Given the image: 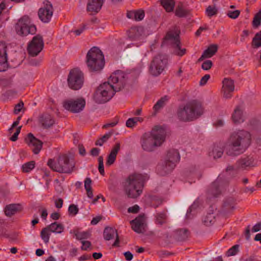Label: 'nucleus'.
Wrapping results in <instances>:
<instances>
[{"instance_id": "obj_61", "label": "nucleus", "mask_w": 261, "mask_h": 261, "mask_svg": "<svg viewBox=\"0 0 261 261\" xmlns=\"http://www.w3.org/2000/svg\"><path fill=\"white\" fill-rule=\"evenodd\" d=\"M100 149L98 148H93L91 150V154L92 156H96L98 155Z\"/></svg>"}, {"instance_id": "obj_36", "label": "nucleus", "mask_w": 261, "mask_h": 261, "mask_svg": "<svg viewBox=\"0 0 261 261\" xmlns=\"http://www.w3.org/2000/svg\"><path fill=\"white\" fill-rule=\"evenodd\" d=\"M168 100V97L167 96H165L162 98H161L153 106V110L155 112H158L161 109L163 108L166 102Z\"/></svg>"}, {"instance_id": "obj_51", "label": "nucleus", "mask_w": 261, "mask_h": 261, "mask_svg": "<svg viewBox=\"0 0 261 261\" xmlns=\"http://www.w3.org/2000/svg\"><path fill=\"white\" fill-rule=\"evenodd\" d=\"M240 14V11L239 10H235L233 11H228L227 13V15L229 17L232 19H236L238 17Z\"/></svg>"}, {"instance_id": "obj_40", "label": "nucleus", "mask_w": 261, "mask_h": 261, "mask_svg": "<svg viewBox=\"0 0 261 261\" xmlns=\"http://www.w3.org/2000/svg\"><path fill=\"white\" fill-rule=\"evenodd\" d=\"M5 238L8 239L11 241L15 240L18 237V233L13 229H11V230H6Z\"/></svg>"}, {"instance_id": "obj_31", "label": "nucleus", "mask_w": 261, "mask_h": 261, "mask_svg": "<svg viewBox=\"0 0 261 261\" xmlns=\"http://www.w3.org/2000/svg\"><path fill=\"white\" fill-rule=\"evenodd\" d=\"M70 233H73L74 237L77 240L82 241L83 240L89 238L91 236V233L89 231H79L78 229L70 231Z\"/></svg>"}, {"instance_id": "obj_45", "label": "nucleus", "mask_w": 261, "mask_h": 261, "mask_svg": "<svg viewBox=\"0 0 261 261\" xmlns=\"http://www.w3.org/2000/svg\"><path fill=\"white\" fill-rule=\"evenodd\" d=\"M261 24V10L256 13L253 18L252 25L254 28H257Z\"/></svg>"}, {"instance_id": "obj_64", "label": "nucleus", "mask_w": 261, "mask_h": 261, "mask_svg": "<svg viewBox=\"0 0 261 261\" xmlns=\"http://www.w3.org/2000/svg\"><path fill=\"white\" fill-rule=\"evenodd\" d=\"M249 35V32L247 30H244L242 33V37L241 39V41H244L245 38L247 37Z\"/></svg>"}, {"instance_id": "obj_17", "label": "nucleus", "mask_w": 261, "mask_h": 261, "mask_svg": "<svg viewBox=\"0 0 261 261\" xmlns=\"http://www.w3.org/2000/svg\"><path fill=\"white\" fill-rule=\"evenodd\" d=\"M25 141L34 154H38L42 148V142L35 138L32 133L28 135Z\"/></svg>"}, {"instance_id": "obj_58", "label": "nucleus", "mask_w": 261, "mask_h": 261, "mask_svg": "<svg viewBox=\"0 0 261 261\" xmlns=\"http://www.w3.org/2000/svg\"><path fill=\"white\" fill-rule=\"evenodd\" d=\"M64 226L61 223H59L57 222L52 223L48 228H63Z\"/></svg>"}, {"instance_id": "obj_44", "label": "nucleus", "mask_w": 261, "mask_h": 261, "mask_svg": "<svg viewBox=\"0 0 261 261\" xmlns=\"http://www.w3.org/2000/svg\"><path fill=\"white\" fill-rule=\"evenodd\" d=\"M35 162L31 161L24 164L22 166V171L24 172H29L35 167Z\"/></svg>"}, {"instance_id": "obj_39", "label": "nucleus", "mask_w": 261, "mask_h": 261, "mask_svg": "<svg viewBox=\"0 0 261 261\" xmlns=\"http://www.w3.org/2000/svg\"><path fill=\"white\" fill-rule=\"evenodd\" d=\"M251 45L253 48H255L261 47V31L255 34L252 39Z\"/></svg>"}, {"instance_id": "obj_28", "label": "nucleus", "mask_w": 261, "mask_h": 261, "mask_svg": "<svg viewBox=\"0 0 261 261\" xmlns=\"http://www.w3.org/2000/svg\"><path fill=\"white\" fill-rule=\"evenodd\" d=\"M174 238L178 241L186 240L190 235L189 229H175L174 231Z\"/></svg>"}, {"instance_id": "obj_23", "label": "nucleus", "mask_w": 261, "mask_h": 261, "mask_svg": "<svg viewBox=\"0 0 261 261\" xmlns=\"http://www.w3.org/2000/svg\"><path fill=\"white\" fill-rule=\"evenodd\" d=\"M144 35V31L141 27L132 28L129 31L128 37L133 40H141Z\"/></svg>"}, {"instance_id": "obj_54", "label": "nucleus", "mask_w": 261, "mask_h": 261, "mask_svg": "<svg viewBox=\"0 0 261 261\" xmlns=\"http://www.w3.org/2000/svg\"><path fill=\"white\" fill-rule=\"evenodd\" d=\"M91 183H92V180L90 178L87 177L85 179V180L84 181V187H85V189L86 190L92 189Z\"/></svg>"}, {"instance_id": "obj_42", "label": "nucleus", "mask_w": 261, "mask_h": 261, "mask_svg": "<svg viewBox=\"0 0 261 261\" xmlns=\"http://www.w3.org/2000/svg\"><path fill=\"white\" fill-rule=\"evenodd\" d=\"M142 121V119L140 117H134L129 118L126 122V125L128 127H134L138 121Z\"/></svg>"}, {"instance_id": "obj_63", "label": "nucleus", "mask_w": 261, "mask_h": 261, "mask_svg": "<svg viewBox=\"0 0 261 261\" xmlns=\"http://www.w3.org/2000/svg\"><path fill=\"white\" fill-rule=\"evenodd\" d=\"M60 215L59 213H58L57 212L53 213L50 215V218L54 220H58L60 218Z\"/></svg>"}, {"instance_id": "obj_19", "label": "nucleus", "mask_w": 261, "mask_h": 261, "mask_svg": "<svg viewBox=\"0 0 261 261\" xmlns=\"http://www.w3.org/2000/svg\"><path fill=\"white\" fill-rule=\"evenodd\" d=\"M105 0H88L87 11L91 14H95L101 10Z\"/></svg>"}, {"instance_id": "obj_13", "label": "nucleus", "mask_w": 261, "mask_h": 261, "mask_svg": "<svg viewBox=\"0 0 261 261\" xmlns=\"http://www.w3.org/2000/svg\"><path fill=\"white\" fill-rule=\"evenodd\" d=\"M125 75L123 71L117 70L111 75L107 82L111 84L115 90L119 91L125 85Z\"/></svg>"}, {"instance_id": "obj_33", "label": "nucleus", "mask_w": 261, "mask_h": 261, "mask_svg": "<svg viewBox=\"0 0 261 261\" xmlns=\"http://www.w3.org/2000/svg\"><path fill=\"white\" fill-rule=\"evenodd\" d=\"M254 159L251 156H247L242 158L238 161V166L240 168H244L247 167L252 166Z\"/></svg>"}, {"instance_id": "obj_12", "label": "nucleus", "mask_w": 261, "mask_h": 261, "mask_svg": "<svg viewBox=\"0 0 261 261\" xmlns=\"http://www.w3.org/2000/svg\"><path fill=\"white\" fill-rule=\"evenodd\" d=\"M86 105V101L82 98L67 99L63 101V106L66 110L73 113L82 111Z\"/></svg>"}, {"instance_id": "obj_55", "label": "nucleus", "mask_w": 261, "mask_h": 261, "mask_svg": "<svg viewBox=\"0 0 261 261\" xmlns=\"http://www.w3.org/2000/svg\"><path fill=\"white\" fill-rule=\"evenodd\" d=\"M54 203L55 206L58 208H61L63 204V200L61 198L55 199Z\"/></svg>"}, {"instance_id": "obj_29", "label": "nucleus", "mask_w": 261, "mask_h": 261, "mask_svg": "<svg viewBox=\"0 0 261 261\" xmlns=\"http://www.w3.org/2000/svg\"><path fill=\"white\" fill-rule=\"evenodd\" d=\"M218 46L215 44L211 45L204 51L201 56L198 59V61H201L205 58H209L214 56L217 52Z\"/></svg>"}, {"instance_id": "obj_48", "label": "nucleus", "mask_w": 261, "mask_h": 261, "mask_svg": "<svg viewBox=\"0 0 261 261\" xmlns=\"http://www.w3.org/2000/svg\"><path fill=\"white\" fill-rule=\"evenodd\" d=\"M79 212V208L77 205L75 204H71L68 207L69 214L72 216H75Z\"/></svg>"}, {"instance_id": "obj_14", "label": "nucleus", "mask_w": 261, "mask_h": 261, "mask_svg": "<svg viewBox=\"0 0 261 261\" xmlns=\"http://www.w3.org/2000/svg\"><path fill=\"white\" fill-rule=\"evenodd\" d=\"M54 9L51 3L48 1L43 2V5L38 12V16L41 21L47 23L50 21L53 16Z\"/></svg>"}, {"instance_id": "obj_11", "label": "nucleus", "mask_w": 261, "mask_h": 261, "mask_svg": "<svg viewBox=\"0 0 261 261\" xmlns=\"http://www.w3.org/2000/svg\"><path fill=\"white\" fill-rule=\"evenodd\" d=\"M69 87L73 90H79L81 88L84 82L83 73L77 69L70 71L68 77Z\"/></svg>"}, {"instance_id": "obj_60", "label": "nucleus", "mask_w": 261, "mask_h": 261, "mask_svg": "<svg viewBox=\"0 0 261 261\" xmlns=\"http://www.w3.org/2000/svg\"><path fill=\"white\" fill-rule=\"evenodd\" d=\"M124 255L126 260L130 261L133 258V254L129 251H126L124 253Z\"/></svg>"}, {"instance_id": "obj_43", "label": "nucleus", "mask_w": 261, "mask_h": 261, "mask_svg": "<svg viewBox=\"0 0 261 261\" xmlns=\"http://www.w3.org/2000/svg\"><path fill=\"white\" fill-rule=\"evenodd\" d=\"M239 245L236 244L228 250L226 253L227 256H233L236 255L239 251Z\"/></svg>"}, {"instance_id": "obj_21", "label": "nucleus", "mask_w": 261, "mask_h": 261, "mask_svg": "<svg viewBox=\"0 0 261 261\" xmlns=\"http://www.w3.org/2000/svg\"><path fill=\"white\" fill-rule=\"evenodd\" d=\"M103 235L104 239L106 241H109L115 238V241L113 246L117 247L119 246V237L117 229H104Z\"/></svg>"}, {"instance_id": "obj_35", "label": "nucleus", "mask_w": 261, "mask_h": 261, "mask_svg": "<svg viewBox=\"0 0 261 261\" xmlns=\"http://www.w3.org/2000/svg\"><path fill=\"white\" fill-rule=\"evenodd\" d=\"M202 221L205 227H210L215 222V215L213 213H209L203 218Z\"/></svg>"}, {"instance_id": "obj_18", "label": "nucleus", "mask_w": 261, "mask_h": 261, "mask_svg": "<svg viewBox=\"0 0 261 261\" xmlns=\"http://www.w3.org/2000/svg\"><path fill=\"white\" fill-rule=\"evenodd\" d=\"M222 83V93L223 97L225 98H231L234 90L233 81L228 79H224Z\"/></svg>"}, {"instance_id": "obj_1", "label": "nucleus", "mask_w": 261, "mask_h": 261, "mask_svg": "<svg viewBox=\"0 0 261 261\" xmlns=\"http://www.w3.org/2000/svg\"><path fill=\"white\" fill-rule=\"evenodd\" d=\"M166 136L165 130L161 126H156L141 137L140 143L141 148L145 152H153L162 145L165 141Z\"/></svg>"}, {"instance_id": "obj_32", "label": "nucleus", "mask_w": 261, "mask_h": 261, "mask_svg": "<svg viewBox=\"0 0 261 261\" xmlns=\"http://www.w3.org/2000/svg\"><path fill=\"white\" fill-rule=\"evenodd\" d=\"M57 229H42L40 236L41 239L45 243H47L49 242V237L51 232L56 233H61L62 231H56Z\"/></svg>"}, {"instance_id": "obj_24", "label": "nucleus", "mask_w": 261, "mask_h": 261, "mask_svg": "<svg viewBox=\"0 0 261 261\" xmlns=\"http://www.w3.org/2000/svg\"><path fill=\"white\" fill-rule=\"evenodd\" d=\"M120 149V143H117L112 148L110 154L108 155L106 166H110L112 165L115 161L117 154L118 151Z\"/></svg>"}, {"instance_id": "obj_22", "label": "nucleus", "mask_w": 261, "mask_h": 261, "mask_svg": "<svg viewBox=\"0 0 261 261\" xmlns=\"http://www.w3.org/2000/svg\"><path fill=\"white\" fill-rule=\"evenodd\" d=\"M244 108L242 106H237L231 115L233 122L235 123H240L244 121Z\"/></svg>"}, {"instance_id": "obj_8", "label": "nucleus", "mask_w": 261, "mask_h": 261, "mask_svg": "<svg viewBox=\"0 0 261 261\" xmlns=\"http://www.w3.org/2000/svg\"><path fill=\"white\" fill-rule=\"evenodd\" d=\"M15 29L16 33L20 36L34 34L36 31V27L31 23L30 18L27 16H24L18 20Z\"/></svg>"}, {"instance_id": "obj_6", "label": "nucleus", "mask_w": 261, "mask_h": 261, "mask_svg": "<svg viewBox=\"0 0 261 261\" xmlns=\"http://www.w3.org/2000/svg\"><path fill=\"white\" fill-rule=\"evenodd\" d=\"M86 63L91 71H100L104 67V56L97 47L91 48L86 56Z\"/></svg>"}, {"instance_id": "obj_5", "label": "nucleus", "mask_w": 261, "mask_h": 261, "mask_svg": "<svg viewBox=\"0 0 261 261\" xmlns=\"http://www.w3.org/2000/svg\"><path fill=\"white\" fill-rule=\"evenodd\" d=\"M47 165L55 171L66 173H71L75 167L74 161L66 154L60 155L56 162L49 160Z\"/></svg>"}, {"instance_id": "obj_53", "label": "nucleus", "mask_w": 261, "mask_h": 261, "mask_svg": "<svg viewBox=\"0 0 261 261\" xmlns=\"http://www.w3.org/2000/svg\"><path fill=\"white\" fill-rule=\"evenodd\" d=\"M21 126H19L17 128L16 132L14 133L13 136L10 138V140L12 141L15 142L18 139V136L20 133Z\"/></svg>"}, {"instance_id": "obj_56", "label": "nucleus", "mask_w": 261, "mask_h": 261, "mask_svg": "<svg viewBox=\"0 0 261 261\" xmlns=\"http://www.w3.org/2000/svg\"><path fill=\"white\" fill-rule=\"evenodd\" d=\"M139 210H140L139 206L138 205L136 204V205H133V206L129 207L128 208L127 211L129 213L136 214V213H137L139 212Z\"/></svg>"}, {"instance_id": "obj_49", "label": "nucleus", "mask_w": 261, "mask_h": 261, "mask_svg": "<svg viewBox=\"0 0 261 261\" xmlns=\"http://www.w3.org/2000/svg\"><path fill=\"white\" fill-rule=\"evenodd\" d=\"M24 106V103L22 101H20L18 103L15 105L14 109V113L18 114L22 109Z\"/></svg>"}, {"instance_id": "obj_47", "label": "nucleus", "mask_w": 261, "mask_h": 261, "mask_svg": "<svg viewBox=\"0 0 261 261\" xmlns=\"http://www.w3.org/2000/svg\"><path fill=\"white\" fill-rule=\"evenodd\" d=\"M188 13V11L181 7H177L175 10V15L179 17H185Z\"/></svg>"}, {"instance_id": "obj_57", "label": "nucleus", "mask_w": 261, "mask_h": 261, "mask_svg": "<svg viewBox=\"0 0 261 261\" xmlns=\"http://www.w3.org/2000/svg\"><path fill=\"white\" fill-rule=\"evenodd\" d=\"M210 75L209 74H205L204 75L200 81V85L201 86L204 85L207 82V81L210 79Z\"/></svg>"}, {"instance_id": "obj_38", "label": "nucleus", "mask_w": 261, "mask_h": 261, "mask_svg": "<svg viewBox=\"0 0 261 261\" xmlns=\"http://www.w3.org/2000/svg\"><path fill=\"white\" fill-rule=\"evenodd\" d=\"M161 3L166 11L171 12L173 11L175 6L174 0H162Z\"/></svg>"}, {"instance_id": "obj_15", "label": "nucleus", "mask_w": 261, "mask_h": 261, "mask_svg": "<svg viewBox=\"0 0 261 261\" xmlns=\"http://www.w3.org/2000/svg\"><path fill=\"white\" fill-rule=\"evenodd\" d=\"M43 46L42 37L39 35L35 36L28 45V53L33 57L36 56L42 50Z\"/></svg>"}, {"instance_id": "obj_25", "label": "nucleus", "mask_w": 261, "mask_h": 261, "mask_svg": "<svg viewBox=\"0 0 261 261\" xmlns=\"http://www.w3.org/2000/svg\"><path fill=\"white\" fill-rule=\"evenodd\" d=\"M134 231L138 234L141 235L143 239L151 238L153 237H162L160 236V230L157 229L155 231H153L150 229H134Z\"/></svg>"}, {"instance_id": "obj_27", "label": "nucleus", "mask_w": 261, "mask_h": 261, "mask_svg": "<svg viewBox=\"0 0 261 261\" xmlns=\"http://www.w3.org/2000/svg\"><path fill=\"white\" fill-rule=\"evenodd\" d=\"M21 210V206L19 204H10L6 206L4 209L5 215L11 217Z\"/></svg>"}, {"instance_id": "obj_3", "label": "nucleus", "mask_w": 261, "mask_h": 261, "mask_svg": "<svg viewBox=\"0 0 261 261\" xmlns=\"http://www.w3.org/2000/svg\"><path fill=\"white\" fill-rule=\"evenodd\" d=\"M204 112L202 103L196 100L187 102L182 108H179L177 112L178 119L182 121H193L200 116Z\"/></svg>"}, {"instance_id": "obj_20", "label": "nucleus", "mask_w": 261, "mask_h": 261, "mask_svg": "<svg viewBox=\"0 0 261 261\" xmlns=\"http://www.w3.org/2000/svg\"><path fill=\"white\" fill-rule=\"evenodd\" d=\"M7 65V46L5 43H0V72L6 70Z\"/></svg>"}, {"instance_id": "obj_41", "label": "nucleus", "mask_w": 261, "mask_h": 261, "mask_svg": "<svg viewBox=\"0 0 261 261\" xmlns=\"http://www.w3.org/2000/svg\"><path fill=\"white\" fill-rule=\"evenodd\" d=\"M112 134V132H109L108 133L106 134L101 138L96 141L95 142V145L100 146H102L103 144L106 142L109 139V138H110Z\"/></svg>"}, {"instance_id": "obj_7", "label": "nucleus", "mask_w": 261, "mask_h": 261, "mask_svg": "<svg viewBox=\"0 0 261 261\" xmlns=\"http://www.w3.org/2000/svg\"><path fill=\"white\" fill-rule=\"evenodd\" d=\"M117 91L109 82H105L97 88L93 99L97 103H102L110 100Z\"/></svg>"}, {"instance_id": "obj_46", "label": "nucleus", "mask_w": 261, "mask_h": 261, "mask_svg": "<svg viewBox=\"0 0 261 261\" xmlns=\"http://www.w3.org/2000/svg\"><path fill=\"white\" fill-rule=\"evenodd\" d=\"M217 9L215 6H209L206 9V14L208 17H212L217 13Z\"/></svg>"}, {"instance_id": "obj_30", "label": "nucleus", "mask_w": 261, "mask_h": 261, "mask_svg": "<svg viewBox=\"0 0 261 261\" xmlns=\"http://www.w3.org/2000/svg\"><path fill=\"white\" fill-rule=\"evenodd\" d=\"M145 16L144 11L142 10L132 11L127 13V17L136 21L142 20Z\"/></svg>"}, {"instance_id": "obj_2", "label": "nucleus", "mask_w": 261, "mask_h": 261, "mask_svg": "<svg viewBox=\"0 0 261 261\" xmlns=\"http://www.w3.org/2000/svg\"><path fill=\"white\" fill-rule=\"evenodd\" d=\"M250 142L251 135L249 132L243 130L234 132L228 140L226 153L229 155H238L245 151Z\"/></svg>"}, {"instance_id": "obj_50", "label": "nucleus", "mask_w": 261, "mask_h": 261, "mask_svg": "<svg viewBox=\"0 0 261 261\" xmlns=\"http://www.w3.org/2000/svg\"><path fill=\"white\" fill-rule=\"evenodd\" d=\"M213 63L211 60L205 61L201 65V68L204 70H209L212 66Z\"/></svg>"}, {"instance_id": "obj_59", "label": "nucleus", "mask_w": 261, "mask_h": 261, "mask_svg": "<svg viewBox=\"0 0 261 261\" xmlns=\"http://www.w3.org/2000/svg\"><path fill=\"white\" fill-rule=\"evenodd\" d=\"M82 243L83 244L81 249L83 250H87V249L90 247L91 244L90 242L88 241H82Z\"/></svg>"}, {"instance_id": "obj_16", "label": "nucleus", "mask_w": 261, "mask_h": 261, "mask_svg": "<svg viewBox=\"0 0 261 261\" xmlns=\"http://www.w3.org/2000/svg\"><path fill=\"white\" fill-rule=\"evenodd\" d=\"M179 38V36L177 32L170 31L167 34L165 40L174 45L175 53L176 55L182 56L186 53V49H180Z\"/></svg>"}, {"instance_id": "obj_9", "label": "nucleus", "mask_w": 261, "mask_h": 261, "mask_svg": "<svg viewBox=\"0 0 261 261\" xmlns=\"http://www.w3.org/2000/svg\"><path fill=\"white\" fill-rule=\"evenodd\" d=\"M167 59L165 56L159 55L152 60L149 67V72L153 76L160 75L165 68Z\"/></svg>"}, {"instance_id": "obj_62", "label": "nucleus", "mask_w": 261, "mask_h": 261, "mask_svg": "<svg viewBox=\"0 0 261 261\" xmlns=\"http://www.w3.org/2000/svg\"><path fill=\"white\" fill-rule=\"evenodd\" d=\"M101 219V218L100 216L93 218L91 221V224L92 225H96L100 221Z\"/></svg>"}, {"instance_id": "obj_52", "label": "nucleus", "mask_w": 261, "mask_h": 261, "mask_svg": "<svg viewBox=\"0 0 261 261\" xmlns=\"http://www.w3.org/2000/svg\"><path fill=\"white\" fill-rule=\"evenodd\" d=\"M39 212L40 214L41 218L43 220H46L47 216L48 215V213L46 208H40L39 209Z\"/></svg>"}, {"instance_id": "obj_34", "label": "nucleus", "mask_w": 261, "mask_h": 261, "mask_svg": "<svg viewBox=\"0 0 261 261\" xmlns=\"http://www.w3.org/2000/svg\"><path fill=\"white\" fill-rule=\"evenodd\" d=\"M155 218V223L159 226H161L167 223V215L166 213L164 212L156 213Z\"/></svg>"}, {"instance_id": "obj_4", "label": "nucleus", "mask_w": 261, "mask_h": 261, "mask_svg": "<svg viewBox=\"0 0 261 261\" xmlns=\"http://www.w3.org/2000/svg\"><path fill=\"white\" fill-rule=\"evenodd\" d=\"M145 177L139 173L130 174L122 183L123 190L127 196L135 198L140 195L142 192Z\"/></svg>"}, {"instance_id": "obj_26", "label": "nucleus", "mask_w": 261, "mask_h": 261, "mask_svg": "<svg viewBox=\"0 0 261 261\" xmlns=\"http://www.w3.org/2000/svg\"><path fill=\"white\" fill-rule=\"evenodd\" d=\"M130 223L132 228H144L147 226L146 218L144 214L139 215Z\"/></svg>"}, {"instance_id": "obj_37", "label": "nucleus", "mask_w": 261, "mask_h": 261, "mask_svg": "<svg viewBox=\"0 0 261 261\" xmlns=\"http://www.w3.org/2000/svg\"><path fill=\"white\" fill-rule=\"evenodd\" d=\"M223 153L222 148L218 146H214L211 151L210 152V156H213L214 159L221 157Z\"/></svg>"}, {"instance_id": "obj_10", "label": "nucleus", "mask_w": 261, "mask_h": 261, "mask_svg": "<svg viewBox=\"0 0 261 261\" xmlns=\"http://www.w3.org/2000/svg\"><path fill=\"white\" fill-rule=\"evenodd\" d=\"M179 160L180 155L177 150L174 149L169 150L167 152L163 169L165 173H167L172 171Z\"/></svg>"}]
</instances>
